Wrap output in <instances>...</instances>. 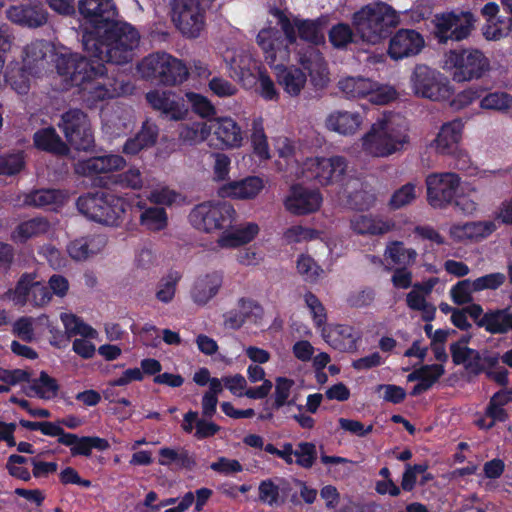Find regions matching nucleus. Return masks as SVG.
Listing matches in <instances>:
<instances>
[{
  "mask_svg": "<svg viewBox=\"0 0 512 512\" xmlns=\"http://www.w3.org/2000/svg\"><path fill=\"white\" fill-rule=\"evenodd\" d=\"M180 279L181 275L178 272H170L164 276L157 284L155 292L156 299L163 304L171 303L176 296Z\"/></svg>",
  "mask_w": 512,
  "mask_h": 512,
  "instance_id": "56",
  "label": "nucleus"
},
{
  "mask_svg": "<svg viewBox=\"0 0 512 512\" xmlns=\"http://www.w3.org/2000/svg\"><path fill=\"white\" fill-rule=\"evenodd\" d=\"M125 166L126 161L122 156L110 154L79 161L75 165V172L82 176L93 177L122 170Z\"/></svg>",
  "mask_w": 512,
  "mask_h": 512,
  "instance_id": "30",
  "label": "nucleus"
},
{
  "mask_svg": "<svg viewBox=\"0 0 512 512\" xmlns=\"http://www.w3.org/2000/svg\"><path fill=\"white\" fill-rule=\"evenodd\" d=\"M409 84L415 96L431 101L449 100L454 92L449 80L442 73L424 64L414 67Z\"/></svg>",
  "mask_w": 512,
  "mask_h": 512,
  "instance_id": "9",
  "label": "nucleus"
},
{
  "mask_svg": "<svg viewBox=\"0 0 512 512\" xmlns=\"http://www.w3.org/2000/svg\"><path fill=\"white\" fill-rule=\"evenodd\" d=\"M273 14L286 36V41L290 44L295 43L297 33L301 39L313 44L324 41L323 30L329 21L327 16H321L314 20H304L296 16L289 17L279 10L273 11Z\"/></svg>",
  "mask_w": 512,
  "mask_h": 512,
  "instance_id": "16",
  "label": "nucleus"
},
{
  "mask_svg": "<svg viewBox=\"0 0 512 512\" xmlns=\"http://www.w3.org/2000/svg\"><path fill=\"white\" fill-rule=\"evenodd\" d=\"M260 227L255 222L223 231L217 239V245L223 249H234L252 242L259 234Z\"/></svg>",
  "mask_w": 512,
  "mask_h": 512,
  "instance_id": "36",
  "label": "nucleus"
},
{
  "mask_svg": "<svg viewBox=\"0 0 512 512\" xmlns=\"http://www.w3.org/2000/svg\"><path fill=\"white\" fill-rule=\"evenodd\" d=\"M29 385L26 394L30 397H38L42 400H52L57 397L59 384L56 379L41 371L38 378L27 380Z\"/></svg>",
  "mask_w": 512,
  "mask_h": 512,
  "instance_id": "45",
  "label": "nucleus"
},
{
  "mask_svg": "<svg viewBox=\"0 0 512 512\" xmlns=\"http://www.w3.org/2000/svg\"><path fill=\"white\" fill-rule=\"evenodd\" d=\"M478 293L474 281L465 279L453 285L449 291L452 301L457 305L472 303L473 294Z\"/></svg>",
  "mask_w": 512,
  "mask_h": 512,
  "instance_id": "60",
  "label": "nucleus"
},
{
  "mask_svg": "<svg viewBox=\"0 0 512 512\" xmlns=\"http://www.w3.org/2000/svg\"><path fill=\"white\" fill-rule=\"evenodd\" d=\"M250 140L253 154L256 157L260 160H268L271 158L270 147L262 119L258 118L253 121Z\"/></svg>",
  "mask_w": 512,
  "mask_h": 512,
  "instance_id": "53",
  "label": "nucleus"
},
{
  "mask_svg": "<svg viewBox=\"0 0 512 512\" xmlns=\"http://www.w3.org/2000/svg\"><path fill=\"white\" fill-rule=\"evenodd\" d=\"M105 245L106 239L103 236H92L74 240L69 244L67 250L73 259L80 261L100 253Z\"/></svg>",
  "mask_w": 512,
  "mask_h": 512,
  "instance_id": "44",
  "label": "nucleus"
},
{
  "mask_svg": "<svg viewBox=\"0 0 512 512\" xmlns=\"http://www.w3.org/2000/svg\"><path fill=\"white\" fill-rule=\"evenodd\" d=\"M464 123L460 119L444 123L431 143V147L439 154L454 153L462 139Z\"/></svg>",
  "mask_w": 512,
  "mask_h": 512,
  "instance_id": "33",
  "label": "nucleus"
},
{
  "mask_svg": "<svg viewBox=\"0 0 512 512\" xmlns=\"http://www.w3.org/2000/svg\"><path fill=\"white\" fill-rule=\"evenodd\" d=\"M348 162L340 155L311 156L300 165L299 176L313 180L322 187L339 184L347 173Z\"/></svg>",
  "mask_w": 512,
  "mask_h": 512,
  "instance_id": "10",
  "label": "nucleus"
},
{
  "mask_svg": "<svg viewBox=\"0 0 512 512\" xmlns=\"http://www.w3.org/2000/svg\"><path fill=\"white\" fill-rule=\"evenodd\" d=\"M212 126L209 122H194L182 125L179 131V139L187 144L195 145L204 142L211 134Z\"/></svg>",
  "mask_w": 512,
  "mask_h": 512,
  "instance_id": "52",
  "label": "nucleus"
},
{
  "mask_svg": "<svg viewBox=\"0 0 512 512\" xmlns=\"http://www.w3.org/2000/svg\"><path fill=\"white\" fill-rule=\"evenodd\" d=\"M476 17L470 11L438 13L433 18L434 34L441 43L448 40L461 41L475 29Z\"/></svg>",
  "mask_w": 512,
  "mask_h": 512,
  "instance_id": "15",
  "label": "nucleus"
},
{
  "mask_svg": "<svg viewBox=\"0 0 512 512\" xmlns=\"http://www.w3.org/2000/svg\"><path fill=\"white\" fill-rule=\"evenodd\" d=\"M230 71L245 88L256 85V76L263 65L252 55L245 51L235 52L230 60H227Z\"/></svg>",
  "mask_w": 512,
  "mask_h": 512,
  "instance_id": "28",
  "label": "nucleus"
},
{
  "mask_svg": "<svg viewBox=\"0 0 512 512\" xmlns=\"http://www.w3.org/2000/svg\"><path fill=\"white\" fill-rule=\"evenodd\" d=\"M223 283L221 272L212 271L198 276L190 289V297L198 306H205L218 294Z\"/></svg>",
  "mask_w": 512,
  "mask_h": 512,
  "instance_id": "31",
  "label": "nucleus"
},
{
  "mask_svg": "<svg viewBox=\"0 0 512 512\" xmlns=\"http://www.w3.org/2000/svg\"><path fill=\"white\" fill-rule=\"evenodd\" d=\"M30 77H40V75L30 74L28 69H24L17 61H12L7 67L5 81L18 94H26L30 89Z\"/></svg>",
  "mask_w": 512,
  "mask_h": 512,
  "instance_id": "49",
  "label": "nucleus"
},
{
  "mask_svg": "<svg viewBox=\"0 0 512 512\" xmlns=\"http://www.w3.org/2000/svg\"><path fill=\"white\" fill-rule=\"evenodd\" d=\"M50 223L43 217H36L20 223L12 232V240L23 243L33 237L47 233Z\"/></svg>",
  "mask_w": 512,
  "mask_h": 512,
  "instance_id": "48",
  "label": "nucleus"
},
{
  "mask_svg": "<svg viewBox=\"0 0 512 512\" xmlns=\"http://www.w3.org/2000/svg\"><path fill=\"white\" fill-rule=\"evenodd\" d=\"M417 197V186L407 183L397 189L389 200V207L393 210L401 209L411 204Z\"/></svg>",
  "mask_w": 512,
  "mask_h": 512,
  "instance_id": "63",
  "label": "nucleus"
},
{
  "mask_svg": "<svg viewBox=\"0 0 512 512\" xmlns=\"http://www.w3.org/2000/svg\"><path fill=\"white\" fill-rule=\"evenodd\" d=\"M213 133L222 149H239L244 142V133L240 125L230 116L216 117L210 120Z\"/></svg>",
  "mask_w": 512,
  "mask_h": 512,
  "instance_id": "27",
  "label": "nucleus"
},
{
  "mask_svg": "<svg viewBox=\"0 0 512 512\" xmlns=\"http://www.w3.org/2000/svg\"><path fill=\"white\" fill-rule=\"evenodd\" d=\"M320 333L324 341L335 349L346 351L355 347L356 335L351 326H326Z\"/></svg>",
  "mask_w": 512,
  "mask_h": 512,
  "instance_id": "40",
  "label": "nucleus"
},
{
  "mask_svg": "<svg viewBox=\"0 0 512 512\" xmlns=\"http://www.w3.org/2000/svg\"><path fill=\"white\" fill-rule=\"evenodd\" d=\"M58 442L70 447L73 456H90L92 449L104 451L110 447L109 442L104 438L97 436L78 437L76 434L72 433H68L62 439H59Z\"/></svg>",
  "mask_w": 512,
  "mask_h": 512,
  "instance_id": "39",
  "label": "nucleus"
},
{
  "mask_svg": "<svg viewBox=\"0 0 512 512\" xmlns=\"http://www.w3.org/2000/svg\"><path fill=\"white\" fill-rule=\"evenodd\" d=\"M264 188L260 177L248 176L241 180L229 181L218 189V195L234 200H251L256 198Z\"/></svg>",
  "mask_w": 512,
  "mask_h": 512,
  "instance_id": "29",
  "label": "nucleus"
},
{
  "mask_svg": "<svg viewBox=\"0 0 512 512\" xmlns=\"http://www.w3.org/2000/svg\"><path fill=\"white\" fill-rule=\"evenodd\" d=\"M351 229L360 235L378 236L392 231L395 224L392 220L372 214L356 215L350 220Z\"/></svg>",
  "mask_w": 512,
  "mask_h": 512,
  "instance_id": "37",
  "label": "nucleus"
},
{
  "mask_svg": "<svg viewBox=\"0 0 512 512\" xmlns=\"http://www.w3.org/2000/svg\"><path fill=\"white\" fill-rule=\"evenodd\" d=\"M423 36L413 29H400L390 39L388 55L393 60L415 56L424 48Z\"/></svg>",
  "mask_w": 512,
  "mask_h": 512,
  "instance_id": "23",
  "label": "nucleus"
},
{
  "mask_svg": "<svg viewBox=\"0 0 512 512\" xmlns=\"http://www.w3.org/2000/svg\"><path fill=\"white\" fill-rule=\"evenodd\" d=\"M126 206L124 198L105 191L87 193L77 201L80 213L92 221L111 227H117L123 222Z\"/></svg>",
  "mask_w": 512,
  "mask_h": 512,
  "instance_id": "7",
  "label": "nucleus"
},
{
  "mask_svg": "<svg viewBox=\"0 0 512 512\" xmlns=\"http://www.w3.org/2000/svg\"><path fill=\"white\" fill-rule=\"evenodd\" d=\"M49 325V317L45 314L35 318L23 316L14 322L12 332L20 339L32 342L37 340Z\"/></svg>",
  "mask_w": 512,
  "mask_h": 512,
  "instance_id": "38",
  "label": "nucleus"
},
{
  "mask_svg": "<svg viewBox=\"0 0 512 512\" xmlns=\"http://www.w3.org/2000/svg\"><path fill=\"white\" fill-rule=\"evenodd\" d=\"M143 78L157 79L168 85L182 83L188 76L186 66L165 52H157L143 58L137 66Z\"/></svg>",
  "mask_w": 512,
  "mask_h": 512,
  "instance_id": "12",
  "label": "nucleus"
},
{
  "mask_svg": "<svg viewBox=\"0 0 512 512\" xmlns=\"http://www.w3.org/2000/svg\"><path fill=\"white\" fill-rule=\"evenodd\" d=\"M470 337L464 336L461 340L451 345V354L455 364L472 366L479 360V353L467 346Z\"/></svg>",
  "mask_w": 512,
  "mask_h": 512,
  "instance_id": "59",
  "label": "nucleus"
},
{
  "mask_svg": "<svg viewBox=\"0 0 512 512\" xmlns=\"http://www.w3.org/2000/svg\"><path fill=\"white\" fill-rule=\"evenodd\" d=\"M490 68L488 58L478 49L451 50L444 55L443 69L449 71L456 82L481 78Z\"/></svg>",
  "mask_w": 512,
  "mask_h": 512,
  "instance_id": "8",
  "label": "nucleus"
},
{
  "mask_svg": "<svg viewBox=\"0 0 512 512\" xmlns=\"http://www.w3.org/2000/svg\"><path fill=\"white\" fill-rule=\"evenodd\" d=\"M496 230V225L492 221H468L456 222L449 226L448 235L455 243L478 242Z\"/></svg>",
  "mask_w": 512,
  "mask_h": 512,
  "instance_id": "25",
  "label": "nucleus"
},
{
  "mask_svg": "<svg viewBox=\"0 0 512 512\" xmlns=\"http://www.w3.org/2000/svg\"><path fill=\"white\" fill-rule=\"evenodd\" d=\"M213 0H174L172 21L188 38H196L205 26V10Z\"/></svg>",
  "mask_w": 512,
  "mask_h": 512,
  "instance_id": "14",
  "label": "nucleus"
},
{
  "mask_svg": "<svg viewBox=\"0 0 512 512\" xmlns=\"http://www.w3.org/2000/svg\"><path fill=\"white\" fill-rule=\"evenodd\" d=\"M140 223L150 231H161L168 225V216L163 208L150 207L140 215Z\"/></svg>",
  "mask_w": 512,
  "mask_h": 512,
  "instance_id": "58",
  "label": "nucleus"
},
{
  "mask_svg": "<svg viewBox=\"0 0 512 512\" xmlns=\"http://www.w3.org/2000/svg\"><path fill=\"white\" fill-rule=\"evenodd\" d=\"M6 17L12 23L28 28L41 27L48 20L46 10L41 5L32 4L12 5L7 9Z\"/></svg>",
  "mask_w": 512,
  "mask_h": 512,
  "instance_id": "32",
  "label": "nucleus"
},
{
  "mask_svg": "<svg viewBox=\"0 0 512 512\" xmlns=\"http://www.w3.org/2000/svg\"><path fill=\"white\" fill-rule=\"evenodd\" d=\"M60 319L69 335H79L80 338L97 339L98 332L89 324L83 322L72 313H62Z\"/></svg>",
  "mask_w": 512,
  "mask_h": 512,
  "instance_id": "55",
  "label": "nucleus"
},
{
  "mask_svg": "<svg viewBox=\"0 0 512 512\" xmlns=\"http://www.w3.org/2000/svg\"><path fill=\"white\" fill-rule=\"evenodd\" d=\"M111 183L132 190H140L144 186L142 173L136 167H132L121 174L113 176Z\"/></svg>",
  "mask_w": 512,
  "mask_h": 512,
  "instance_id": "64",
  "label": "nucleus"
},
{
  "mask_svg": "<svg viewBox=\"0 0 512 512\" xmlns=\"http://www.w3.org/2000/svg\"><path fill=\"white\" fill-rule=\"evenodd\" d=\"M185 96L193 112L199 117L209 119L216 115V108L207 97L195 92H187Z\"/></svg>",
  "mask_w": 512,
  "mask_h": 512,
  "instance_id": "61",
  "label": "nucleus"
},
{
  "mask_svg": "<svg viewBox=\"0 0 512 512\" xmlns=\"http://www.w3.org/2000/svg\"><path fill=\"white\" fill-rule=\"evenodd\" d=\"M512 402V389H503L495 393L486 408L485 417L476 420L481 429H490L496 422H503L507 419L505 405Z\"/></svg>",
  "mask_w": 512,
  "mask_h": 512,
  "instance_id": "35",
  "label": "nucleus"
},
{
  "mask_svg": "<svg viewBox=\"0 0 512 512\" xmlns=\"http://www.w3.org/2000/svg\"><path fill=\"white\" fill-rule=\"evenodd\" d=\"M480 194L478 189L470 184L460 185L452 204L456 210L464 215H473L479 206Z\"/></svg>",
  "mask_w": 512,
  "mask_h": 512,
  "instance_id": "46",
  "label": "nucleus"
},
{
  "mask_svg": "<svg viewBox=\"0 0 512 512\" xmlns=\"http://www.w3.org/2000/svg\"><path fill=\"white\" fill-rule=\"evenodd\" d=\"M79 12L83 18L80 25L84 51L97 50V36L118 18L113 0H80Z\"/></svg>",
  "mask_w": 512,
  "mask_h": 512,
  "instance_id": "6",
  "label": "nucleus"
},
{
  "mask_svg": "<svg viewBox=\"0 0 512 512\" xmlns=\"http://www.w3.org/2000/svg\"><path fill=\"white\" fill-rule=\"evenodd\" d=\"M133 124L134 115L131 109L117 107L103 116V129L110 136H120L130 130Z\"/></svg>",
  "mask_w": 512,
  "mask_h": 512,
  "instance_id": "41",
  "label": "nucleus"
},
{
  "mask_svg": "<svg viewBox=\"0 0 512 512\" xmlns=\"http://www.w3.org/2000/svg\"><path fill=\"white\" fill-rule=\"evenodd\" d=\"M67 141L78 150H88L94 143L87 115L79 109L63 113L58 123Z\"/></svg>",
  "mask_w": 512,
  "mask_h": 512,
  "instance_id": "18",
  "label": "nucleus"
},
{
  "mask_svg": "<svg viewBox=\"0 0 512 512\" xmlns=\"http://www.w3.org/2000/svg\"><path fill=\"white\" fill-rule=\"evenodd\" d=\"M236 217L237 212L232 204L225 201H205L191 210L189 222L197 230L211 233L224 229Z\"/></svg>",
  "mask_w": 512,
  "mask_h": 512,
  "instance_id": "13",
  "label": "nucleus"
},
{
  "mask_svg": "<svg viewBox=\"0 0 512 512\" xmlns=\"http://www.w3.org/2000/svg\"><path fill=\"white\" fill-rule=\"evenodd\" d=\"M295 263L298 275L307 283L315 284L325 277V270L309 254L298 255Z\"/></svg>",
  "mask_w": 512,
  "mask_h": 512,
  "instance_id": "50",
  "label": "nucleus"
},
{
  "mask_svg": "<svg viewBox=\"0 0 512 512\" xmlns=\"http://www.w3.org/2000/svg\"><path fill=\"white\" fill-rule=\"evenodd\" d=\"M321 192L315 188L295 185L284 201L287 211L294 215H307L318 211L322 205Z\"/></svg>",
  "mask_w": 512,
  "mask_h": 512,
  "instance_id": "21",
  "label": "nucleus"
},
{
  "mask_svg": "<svg viewBox=\"0 0 512 512\" xmlns=\"http://www.w3.org/2000/svg\"><path fill=\"white\" fill-rule=\"evenodd\" d=\"M222 392V382L213 378L210 382V389L203 395L201 405L202 414L205 417H212L216 413L218 395Z\"/></svg>",
  "mask_w": 512,
  "mask_h": 512,
  "instance_id": "62",
  "label": "nucleus"
},
{
  "mask_svg": "<svg viewBox=\"0 0 512 512\" xmlns=\"http://www.w3.org/2000/svg\"><path fill=\"white\" fill-rule=\"evenodd\" d=\"M460 178L456 173H433L426 177L427 201L433 208L445 209L452 205L460 187Z\"/></svg>",
  "mask_w": 512,
  "mask_h": 512,
  "instance_id": "19",
  "label": "nucleus"
},
{
  "mask_svg": "<svg viewBox=\"0 0 512 512\" xmlns=\"http://www.w3.org/2000/svg\"><path fill=\"white\" fill-rule=\"evenodd\" d=\"M64 49L67 48L56 49L53 44L42 40L31 42L23 49L24 69H28L30 74L42 76L46 73L50 61H53L57 68V58Z\"/></svg>",
  "mask_w": 512,
  "mask_h": 512,
  "instance_id": "20",
  "label": "nucleus"
},
{
  "mask_svg": "<svg viewBox=\"0 0 512 512\" xmlns=\"http://www.w3.org/2000/svg\"><path fill=\"white\" fill-rule=\"evenodd\" d=\"M34 144L38 149L57 155L66 154L69 149L52 127L43 128L34 134Z\"/></svg>",
  "mask_w": 512,
  "mask_h": 512,
  "instance_id": "47",
  "label": "nucleus"
},
{
  "mask_svg": "<svg viewBox=\"0 0 512 512\" xmlns=\"http://www.w3.org/2000/svg\"><path fill=\"white\" fill-rule=\"evenodd\" d=\"M140 44V34L131 24L114 20L97 36V50L85 51L87 57L101 63L122 64L130 61Z\"/></svg>",
  "mask_w": 512,
  "mask_h": 512,
  "instance_id": "4",
  "label": "nucleus"
},
{
  "mask_svg": "<svg viewBox=\"0 0 512 512\" xmlns=\"http://www.w3.org/2000/svg\"><path fill=\"white\" fill-rule=\"evenodd\" d=\"M2 298L11 300L15 305L30 304L42 308L51 302L52 294L47 285L39 281L35 274L30 273L22 275L15 289L5 292Z\"/></svg>",
  "mask_w": 512,
  "mask_h": 512,
  "instance_id": "17",
  "label": "nucleus"
},
{
  "mask_svg": "<svg viewBox=\"0 0 512 512\" xmlns=\"http://www.w3.org/2000/svg\"><path fill=\"white\" fill-rule=\"evenodd\" d=\"M417 252L413 248H407L402 242H391L387 245L384 253L386 260L394 265L409 266L415 263Z\"/></svg>",
  "mask_w": 512,
  "mask_h": 512,
  "instance_id": "51",
  "label": "nucleus"
},
{
  "mask_svg": "<svg viewBox=\"0 0 512 512\" xmlns=\"http://www.w3.org/2000/svg\"><path fill=\"white\" fill-rule=\"evenodd\" d=\"M257 43L269 66L275 70L277 82L284 92L291 97L300 95L306 86L307 76L297 66L282 65L289 60L290 51L279 31L272 27L263 28L257 35Z\"/></svg>",
  "mask_w": 512,
  "mask_h": 512,
  "instance_id": "2",
  "label": "nucleus"
},
{
  "mask_svg": "<svg viewBox=\"0 0 512 512\" xmlns=\"http://www.w3.org/2000/svg\"><path fill=\"white\" fill-rule=\"evenodd\" d=\"M444 368L440 364L426 365L410 373L408 381H418L412 390V395H420L430 389L443 375Z\"/></svg>",
  "mask_w": 512,
  "mask_h": 512,
  "instance_id": "43",
  "label": "nucleus"
},
{
  "mask_svg": "<svg viewBox=\"0 0 512 512\" xmlns=\"http://www.w3.org/2000/svg\"><path fill=\"white\" fill-rule=\"evenodd\" d=\"M146 99L154 109L161 111L170 120H183L188 115L183 99L170 91L153 90L146 94Z\"/></svg>",
  "mask_w": 512,
  "mask_h": 512,
  "instance_id": "26",
  "label": "nucleus"
},
{
  "mask_svg": "<svg viewBox=\"0 0 512 512\" xmlns=\"http://www.w3.org/2000/svg\"><path fill=\"white\" fill-rule=\"evenodd\" d=\"M352 21L363 41L376 44L391 28L399 25L400 16L390 5L376 2L362 7L354 14Z\"/></svg>",
  "mask_w": 512,
  "mask_h": 512,
  "instance_id": "5",
  "label": "nucleus"
},
{
  "mask_svg": "<svg viewBox=\"0 0 512 512\" xmlns=\"http://www.w3.org/2000/svg\"><path fill=\"white\" fill-rule=\"evenodd\" d=\"M479 106L483 110L507 113L512 110V95L504 91H494L482 96Z\"/></svg>",
  "mask_w": 512,
  "mask_h": 512,
  "instance_id": "54",
  "label": "nucleus"
},
{
  "mask_svg": "<svg viewBox=\"0 0 512 512\" xmlns=\"http://www.w3.org/2000/svg\"><path fill=\"white\" fill-rule=\"evenodd\" d=\"M364 122V114L358 111L338 109L328 113L324 120V126L330 132L344 137H352L362 129Z\"/></svg>",
  "mask_w": 512,
  "mask_h": 512,
  "instance_id": "24",
  "label": "nucleus"
},
{
  "mask_svg": "<svg viewBox=\"0 0 512 512\" xmlns=\"http://www.w3.org/2000/svg\"><path fill=\"white\" fill-rule=\"evenodd\" d=\"M300 64L308 71L312 85L317 89H323L330 82V73L321 53L310 48L299 58Z\"/></svg>",
  "mask_w": 512,
  "mask_h": 512,
  "instance_id": "34",
  "label": "nucleus"
},
{
  "mask_svg": "<svg viewBox=\"0 0 512 512\" xmlns=\"http://www.w3.org/2000/svg\"><path fill=\"white\" fill-rule=\"evenodd\" d=\"M478 326L491 334H505L512 331V312L509 309H495L487 311Z\"/></svg>",
  "mask_w": 512,
  "mask_h": 512,
  "instance_id": "42",
  "label": "nucleus"
},
{
  "mask_svg": "<svg viewBox=\"0 0 512 512\" xmlns=\"http://www.w3.org/2000/svg\"><path fill=\"white\" fill-rule=\"evenodd\" d=\"M426 297L420 290L413 287L406 296V303L410 309L421 312L423 320L432 321L436 314V308L426 300Z\"/></svg>",
  "mask_w": 512,
  "mask_h": 512,
  "instance_id": "57",
  "label": "nucleus"
},
{
  "mask_svg": "<svg viewBox=\"0 0 512 512\" xmlns=\"http://www.w3.org/2000/svg\"><path fill=\"white\" fill-rule=\"evenodd\" d=\"M364 153L385 158L405 150L410 144L409 127L405 119L396 114L378 118L360 139Z\"/></svg>",
  "mask_w": 512,
  "mask_h": 512,
  "instance_id": "3",
  "label": "nucleus"
},
{
  "mask_svg": "<svg viewBox=\"0 0 512 512\" xmlns=\"http://www.w3.org/2000/svg\"><path fill=\"white\" fill-rule=\"evenodd\" d=\"M57 75L62 88H80L81 99L90 108L101 101L112 99L132 91L129 83L107 74L104 63L64 49L57 58Z\"/></svg>",
  "mask_w": 512,
  "mask_h": 512,
  "instance_id": "1",
  "label": "nucleus"
},
{
  "mask_svg": "<svg viewBox=\"0 0 512 512\" xmlns=\"http://www.w3.org/2000/svg\"><path fill=\"white\" fill-rule=\"evenodd\" d=\"M69 199L66 191L59 189H39L30 193L19 194L11 199L14 207H36L56 210L63 206Z\"/></svg>",
  "mask_w": 512,
  "mask_h": 512,
  "instance_id": "22",
  "label": "nucleus"
},
{
  "mask_svg": "<svg viewBox=\"0 0 512 512\" xmlns=\"http://www.w3.org/2000/svg\"><path fill=\"white\" fill-rule=\"evenodd\" d=\"M338 88L348 99H366L376 105L388 104L398 96L391 85L363 76H345L339 80Z\"/></svg>",
  "mask_w": 512,
  "mask_h": 512,
  "instance_id": "11",
  "label": "nucleus"
}]
</instances>
